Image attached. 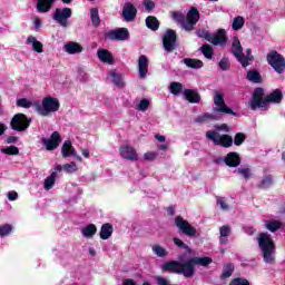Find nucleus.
<instances>
[{
    "label": "nucleus",
    "instance_id": "nucleus-1",
    "mask_svg": "<svg viewBox=\"0 0 285 285\" xmlns=\"http://www.w3.org/2000/svg\"><path fill=\"white\" fill-rule=\"evenodd\" d=\"M213 264V258L205 257H190L186 261H169L163 264L161 271L163 273H173L174 275H184L186 279H190L195 277V273H197L196 266H209Z\"/></svg>",
    "mask_w": 285,
    "mask_h": 285
},
{
    "label": "nucleus",
    "instance_id": "nucleus-2",
    "mask_svg": "<svg viewBox=\"0 0 285 285\" xmlns=\"http://www.w3.org/2000/svg\"><path fill=\"white\" fill-rule=\"evenodd\" d=\"M279 101H282V91L275 90L264 98V89L257 88L254 90L253 98L249 101V108L257 110V108H266L267 104H279Z\"/></svg>",
    "mask_w": 285,
    "mask_h": 285
},
{
    "label": "nucleus",
    "instance_id": "nucleus-3",
    "mask_svg": "<svg viewBox=\"0 0 285 285\" xmlns=\"http://www.w3.org/2000/svg\"><path fill=\"white\" fill-rule=\"evenodd\" d=\"M258 247L263 253V262L265 264H275V249L277 246L275 245V240L271 237L268 233H261L257 237Z\"/></svg>",
    "mask_w": 285,
    "mask_h": 285
},
{
    "label": "nucleus",
    "instance_id": "nucleus-4",
    "mask_svg": "<svg viewBox=\"0 0 285 285\" xmlns=\"http://www.w3.org/2000/svg\"><path fill=\"white\" fill-rule=\"evenodd\" d=\"M171 18L174 19V21H177V23H181L183 28L190 32V30L195 28L197 21H199V11L196 8H191L187 13L186 22H184V13L179 11H173Z\"/></svg>",
    "mask_w": 285,
    "mask_h": 285
},
{
    "label": "nucleus",
    "instance_id": "nucleus-5",
    "mask_svg": "<svg viewBox=\"0 0 285 285\" xmlns=\"http://www.w3.org/2000/svg\"><path fill=\"white\" fill-rule=\"evenodd\" d=\"M59 99L55 97H45L41 105L37 106V112L42 117H50L52 112H57L60 108Z\"/></svg>",
    "mask_w": 285,
    "mask_h": 285
},
{
    "label": "nucleus",
    "instance_id": "nucleus-6",
    "mask_svg": "<svg viewBox=\"0 0 285 285\" xmlns=\"http://www.w3.org/2000/svg\"><path fill=\"white\" fill-rule=\"evenodd\" d=\"M197 37L206 39V41H209V43H213V46H225L228 39L226 37V30L224 29H219L214 36L209 35L205 29H199L197 31Z\"/></svg>",
    "mask_w": 285,
    "mask_h": 285
},
{
    "label": "nucleus",
    "instance_id": "nucleus-7",
    "mask_svg": "<svg viewBox=\"0 0 285 285\" xmlns=\"http://www.w3.org/2000/svg\"><path fill=\"white\" fill-rule=\"evenodd\" d=\"M232 52L236 57L237 61L242 63L243 68H247L248 61H253L250 49H247V56H244V49H242V42H239L238 38H234L233 40Z\"/></svg>",
    "mask_w": 285,
    "mask_h": 285
},
{
    "label": "nucleus",
    "instance_id": "nucleus-8",
    "mask_svg": "<svg viewBox=\"0 0 285 285\" xmlns=\"http://www.w3.org/2000/svg\"><path fill=\"white\" fill-rule=\"evenodd\" d=\"M175 226L180 235H185V237H197V228L190 225L188 220L184 219L183 216H176Z\"/></svg>",
    "mask_w": 285,
    "mask_h": 285
},
{
    "label": "nucleus",
    "instance_id": "nucleus-9",
    "mask_svg": "<svg viewBox=\"0 0 285 285\" xmlns=\"http://www.w3.org/2000/svg\"><path fill=\"white\" fill-rule=\"evenodd\" d=\"M207 139L213 141L215 146H223V148H230L233 146V137L229 135H219L217 131L209 130L206 132Z\"/></svg>",
    "mask_w": 285,
    "mask_h": 285
},
{
    "label": "nucleus",
    "instance_id": "nucleus-10",
    "mask_svg": "<svg viewBox=\"0 0 285 285\" xmlns=\"http://www.w3.org/2000/svg\"><path fill=\"white\" fill-rule=\"evenodd\" d=\"M72 17V9L70 8H58L56 9L52 19L56 23H59L62 28H68L70 26V22L68 19Z\"/></svg>",
    "mask_w": 285,
    "mask_h": 285
},
{
    "label": "nucleus",
    "instance_id": "nucleus-11",
    "mask_svg": "<svg viewBox=\"0 0 285 285\" xmlns=\"http://www.w3.org/2000/svg\"><path fill=\"white\" fill-rule=\"evenodd\" d=\"M11 128L17 132H23L30 128V119L24 114H17L11 119Z\"/></svg>",
    "mask_w": 285,
    "mask_h": 285
},
{
    "label": "nucleus",
    "instance_id": "nucleus-12",
    "mask_svg": "<svg viewBox=\"0 0 285 285\" xmlns=\"http://www.w3.org/2000/svg\"><path fill=\"white\" fill-rule=\"evenodd\" d=\"M267 61L276 72L281 75L285 70V60L277 51H273L267 56Z\"/></svg>",
    "mask_w": 285,
    "mask_h": 285
},
{
    "label": "nucleus",
    "instance_id": "nucleus-13",
    "mask_svg": "<svg viewBox=\"0 0 285 285\" xmlns=\"http://www.w3.org/2000/svg\"><path fill=\"white\" fill-rule=\"evenodd\" d=\"M214 112H220L223 115H236L233 109H230L227 105L226 101H224V95L222 94H216L214 96Z\"/></svg>",
    "mask_w": 285,
    "mask_h": 285
},
{
    "label": "nucleus",
    "instance_id": "nucleus-14",
    "mask_svg": "<svg viewBox=\"0 0 285 285\" xmlns=\"http://www.w3.org/2000/svg\"><path fill=\"white\" fill-rule=\"evenodd\" d=\"M119 154L122 159H128L129 161H137L139 159V155L137 154V149L129 145H122L119 148Z\"/></svg>",
    "mask_w": 285,
    "mask_h": 285
},
{
    "label": "nucleus",
    "instance_id": "nucleus-15",
    "mask_svg": "<svg viewBox=\"0 0 285 285\" xmlns=\"http://www.w3.org/2000/svg\"><path fill=\"white\" fill-rule=\"evenodd\" d=\"M61 170H65V173H69V174L77 173L78 170L77 164L69 163L63 166L61 165L56 166L55 170L52 171L51 176L48 177V179H57V177H59L58 173H61Z\"/></svg>",
    "mask_w": 285,
    "mask_h": 285
},
{
    "label": "nucleus",
    "instance_id": "nucleus-16",
    "mask_svg": "<svg viewBox=\"0 0 285 285\" xmlns=\"http://www.w3.org/2000/svg\"><path fill=\"white\" fill-rule=\"evenodd\" d=\"M177 40V33L174 30H167L163 39L164 48L168 52L175 48V41Z\"/></svg>",
    "mask_w": 285,
    "mask_h": 285
},
{
    "label": "nucleus",
    "instance_id": "nucleus-17",
    "mask_svg": "<svg viewBox=\"0 0 285 285\" xmlns=\"http://www.w3.org/2000/svg\"><path fill=\"white\" fill-rule=\"evenodd\" d=\"M224 161L229 168H237L242 164V158L239 154L232 151L225 156Z\"/></svg>",
    "mask_w": 285,
    "mask_h": 285
},
{
    "label": "nucleus",
    "instance_id": "nucleus-18",
    "mask_svg": "<svg viewBox=\"0 0 285 285\" xmlns=\"http://www.w3.org/2000/svg\"><path fill=\"white\" fill-rule=\"evenodd\" d=\"M43 144L47 150H55V148H59V144H61V136L59 132H53L50 139H45Z\"/></svg>",
    "mask_w": 285,
    "mask_h": 285
},
{
    "label": "nucleus",
    "instance_id": "nucleus-19",
    "mask_svg": "<svg viewBox=\"0 0 285 285\" xmlns=\"http://www.w3.org/2000/svg\"><path fill=\"white\" fill-rule=\"evenodd\" d=\"M138 75L140 79H146L148 76V58L145 55L138 58Z\"/></svg>",
    "mask_w": 285,
    "mask_h": 285
},
{
    "label": "nucleus",
    "instance_id": "nucleus-20",
    "mask_svg": "<svg viewBox=\"0 0 285 285\" xmlns=\"http://www.w3.org/2000/svg\"><path fill=\"white\" fill-rule=\"evenodd\" d=\"M97 57L102 63H108L109 66L115 63V57H112V53L107 49H98Z\"/></svg>",
    "mask_w": 285,
    "mask_h": 285
},
{
    "label": "nucleus",
    "instance_id": "nucleus-21",
    "mask_svg": "<svg viewBox=\"0 0 285 285\" xmlns=\"http://www.w3.org/2000/svg\"><path fill=\"white\" fill-rule=\"evenodd\" d=\"M122 16L125 20L134 21V19L137 17V8H135L132 3L127 2L122 9Z\"/></svg>",
    "mask_w": 285,
    "mask_h": 285
},
{
    "label": "nucleus",
    "instance_id": "nucleus-22",
    "mask_svg": "<svg viewBox=\"0 0 285 285\" xmlns=\"http://www.w3.org/2000/svg\"><path fill=\"white\" fill-rule=\"evenodd\" d=\"M65 52L68 55H79L83 52V47L79 42L70 41L65 45Z\"/></svg>",
    "mask_w": 285,
    "mask_h": 285
},
{
    "label": "nucleus",
    "instance_id": "nucleus-23",
    "mask_svg": "<svg viewBox=\"0 0 285 285\" xmlns=\"http://www.w3.org/2000/svg\"><path fill=\"white\" fill-rule=\"evenodd\" d=\"M112 233H115V227H112V224H102L99 233L100 239H110V237H112Z\"/></svg>",
    "mask_w": 285,
    "mask_h": 285
},
{
    "label": "nucleus",
    "instance_id": "nucleus-24",
    "mask_svg": "<svg viewBox=\"0 0 285 285\" xmlns=\"http://www.w3.org/2000/svg\"><path fill=\"white\" fill-rule=\"evenodd\" d=\"M81 235L87 239H92L97 235V225L89 224L81 228Z\"/></svg>",
    "mask_w": 285,
    "mask_h": 285
},
{
    "label": "nucleus",
    "instance_id": "nucleus-25",
    "mask_svg": "<svg viewBox=\"0 0 285 285\" xmlns=\"http://www.w3.org/2000/svg\"><path fill=\"white\" fill-rule=\"evenodd\" d=\"M28 46H31L32 50H35V52L41 53L43 52V43H41L39 40H37L33 36H29L27 38V42Z\"/></svg>",
    "mask_w": 285,
    "mask_h": 285
},
{
    "label": "nucleus",
    "instance_id": "nucleus-26",
    "mask_svg": "<svg viewBox=\"0 0 285 285\" xmlns=\"http://www.w3.org/2000/svg\"><path fill=\"white\" fill-rule=\"evenodd\" d=\"M57 0H38L37 3V10L38 12H50V8H52V3H55Z\"/></svg>",
    "mask_w": 285,
    "mask_h": 285
},
{
    "label": "nucleus",
    "instance_id": "nucleus-27",
    "mask_svg": "<svg viewBox=\"0 0 285 285\" xmlns=\"http://www.w3.org/2000/svg\"><path fill=\"white\" fill-rule=\"evenodd\" d=\"M109 39H117L118 41H125V39H128V29H118L109 32Z\"/></svg>",
    "mask_w": 285,
    "mask_h": 285
},
{
    "label": "nucleus",
    "instance_id": "nucleus-28",
    "mask_svg": "<svg viewBox=\"0 0 285 285\" xmlns=\"http://www.w3.org/2000/svg\"><path fill=\"white\" fill-rule=\"evenodd\" d=\"M185 95V99H187V101H189V104H199L200 101V97L199 94L193 89H187L184 92Z\"/></svg>",
    "mask_w": 285,
    "mask_h": 285
},
{
    "label": "nucleus",
    "instance_id": "nucleus-29",
    "mask_svg": "<svg viewBox=\"0 0 285 285\" xmlns=\"http://www.w3.org/2000/svg\"><path fill=\"white\" fill-rule=\"evenodd\" d=\"M62 157H73L76 156V150L75 147H72V142H70L69 140L65 141L62 145Z\"/></svg>",
    "mask_w": 285,
    "mask_h": 285
},
{
    "label": "nucleus",
    "instance_id": "nucleus-30",
    "mask_svg": "<svg viewBox=\"0 0 285 285\" xmlns=\"http://www.w3.org/2000/svg\"><path fill=\"white\" fill-rule=\"evenodd\" d=\"M233 273H235V265H233L232 263H227L223 267L220 279H228V277L233 276Z\"/></svg>",
    "mask_w": 285,
    "mask_h": 285
},
{
    "label": "nucleus",
    "instance_id": "nucleus-31",
    "mask_svg": "<svg viewBox=\"0 0 285 285\" xmlns=\"http://www.w3.org/2000/svg\"><path fill=\"white\" fill-rule=\"evenodd\" d=\"M265 228L269 230V233H277L279 228H282V222L279 220H268L265 225Z\"/></svg>",
    "mask_w": 285,
    "mask_h": 285
},
{
    "label": "nucleus",
    "instance_id": "nucleus-32",
    "mask_svg": "<svg viewBox=\"0 0 285 285\" xmlns=\"http://www.w3.org/2000/svg\"><path fill=\"white\" fill-rule=\"evenodd\" d=\"M146 26L150 30H158L159 29V20H157V18H155L153 16H149L146 19Z\"/></svg>",
    "mask_w": 285,
    "mask_h": 285
},
{
    "label": "nucleus",
    "instance_id": "nucleus-33",
    "mask_svg": "<svg viewBox=\"0 0 285 285\" xmlns=\"http://www.w3.org/2000/svg\"><path fill=\"white\" fill-rule=\"evenodd\" d=\"M184 63L186 66H188V68H203L204 67V62L202 60H197V59H185Z\"/></svg>",
    "mask_w": 285,
    "mask_h": 285
},
{
    "label": "nucleus",
    "instance_id": "nucleus-34",
    "mask_svg": "<svg viewBox=\"0 0 285 285\" xmlns=\"http://www.w3.org/2000/svg\"><path fill=\"white\" fill-rule=\"evenodd\" d=\"M153 253H155L157 257H168V250L158 244L153 246Z\"/></svg>",
    "mask_w": 285,
    "mask_h": 285
},
{
    "label": "nucleus",
    "instance_id": "nucleus-35",
    "mask_svg": "<svg viewBox=\"0 0 285 285\" xmlns=\"http://www.w3.org/2000/svg\"><path fill=\"white\" fill-rule=\"evenodd\" d=\"M17 106L19 108H32L35 106V102L28 98H20L17 100Z\"/></svg>",
    "mask_w": 285,
    "mask_h": 285
},
{
    "label": "nucleus",
    "instance_id": "nucleus-36",
    "mask_svg": "<svg viewBox=\"0 0 285 285\" xmlns=\"http://www.w3.org/2000/svg\"><path fill=\"white\" fill-rule=\"evenodd\" d=\"M3 155H19V147L9 146L0 149Z\"/></svg>",
    "mask_w": 285,
    "mask_h": 285
},
{
    "label": "nucleus",
    "instance_id": "nucleus-37",
    "mask_svg": "<svg viewBox=\"0 0 285 285\" xmlns=\"http://www.w3.org/2000/svg\"><path fill=\"white\" fill-rule=\"evenodd\" d=\"M244 18L242 16H238L234 19L232 28L233 30H242L244 28Z\"/></svg>",
    "mask_w": 285,
    "mask_h": 285
},
{
    "label": "nucleus",
    "instance_id": "nucleus-38",
    "mask_svg": "<svg viewBox=\"0 0 285 285\" xmlns=\"http://www.w3.org/2000/svg\"><path fill=\"white\" fill-rule=\"evenodd\" d=\"M247 79L254 83H259L262 81V76L257 71H248Z\"/></svg>",
    "mask_w": 285,
    "mask_h": 285
},
{
    "label": "nucleus",
    "instance_id": "nucleus-39",
    "mask_svg": "<svg viewBox=\"0 0 285 285\" xmlns=\"http://www.w3.org/2000/svg\"><path fill=\"white\" fill-rule=\"evenodd\" d=\"M90 17L94 26H99L101 20L99 19V10L97 8L90 10Z\"/></svg>",
    "mask_w": 285,
    "mask_h": 285
},
{
    "label": "nucleus",
    "instance_id": "nucleus-40",
    "mask_svg": "<svg viewBox=\"0 0 285 285\" xmlns=\"http://www.w3.org/2000/svg\"><path fill=\"white\" fill-rule=\"evenodd\" d=\"M184 86L179 82H171L169 86V90L171 92V95H179V92H181Z\"/></svg>",
    "mask_w": 285,
    "mask_h": 285
},
{
    "label": "nucleus",
    "instance_id": "nucleus-41",
    "mask_svg": "<svg viewBox=\"0 0 285 285\" xmlns=\"http://www.w3.org/2000/svg\"><path fill=\"white\" fill-rule=\"evenodd\" d=\"M202 52L206 59H213V47H210V45H204L202 47Z\"/></svg>",
    "mask_w": 285,
    "mask_h": 285
},
{
    "label": "nucleus",
    "instance_id": "nucleus-42",
    "mask_svg": "<svg viewBox=\"0 0 285 285\" xmlns=\"http://www.w3.org/2000/svg\"><path fill=\"white\" fill-rule=\"evenodd\" d=\"M216 204L222 208V210H230L228 204H226V198L216 196Z\"/></svg>",
    "mask_w": 285,
    "mask_h": 285
},
{
    "label": "nucleus",
    "instance_id": "nucleus-43",
    "mask_svg": "<svg viewBox=\"0 0 285 285\" xmlns=\"http://www.w3.org/2000/svg\"><path fill=\"white\" fill-rule=\"evenodd\" d=\"M9 233H12V225L6 224L0 226V237H8Z\"/></svg>",
    "mask_w": 285,
    "mask_h": 285
},
{
    "label": "nucleus",
    "instance_id": "nucleus-44",
    "mask_svg": "<svg viewBox=\"0 0 285 285\" xmlns=\"http://www.w3.org/2000/svg\"><path fill=\"white\" fill-rule=\"evenodd\" d=\"M229 285H250V282L244 277H236L230 281Z\"/></svg>",
    "mask_w": 285,
    "mask_h": 285
},
{
    "label": "nucleus",
    "instance_id": "nucleus-45",
    "mask_svg": "<svg viewBox=\"0 0 285 285\" xmlns=\"http://www.w3.org/2000/svg\"><path fill=\"white\" fill-rule=\"evenodd\" d=\"M114 83H116V86H121V73H118L117 71L112 70L109 72Z\"/></svg>",
    "mask_w": 285,
    "mask_h": 285
},
{
    "label": "nucleus",
    "instance_id": "nucleus-46",
    "mask_svg": "<svg viewBox=\"0 0 285 285\" xmlns=\"http://www.w3.org/2000/svg\"><path fill=\"white\" fill-rule=\"evenodd\" d=\"M173 242L178 248H184V250H187V253H190V246H188L186 243H184L181 239L175 237L173 238Z\"/></svg>",
    "mask_w": 285,
    "mask_h": 285
},
{
    "label": "nucleus",
    "instance_id": "nucleus-47",
    "mask_svg": "<svg viewBox=\"0 0 285 285\" xmlns=\"http://www.w3.org/2000/svg\"><path fill=\"white\" fill-rule=\"evenodd\" d=\"M150 107V100L142 99L137 105V110H140L141 112H146V109Z\"/></svg>",
    "mask_w": 285,
    "mask_h": 285
},
{
    "label": "nucleus",
    "instance_id": "nucleus-48",
    "mask_svg": "<svg viewBox=\"0 0 285 285\" xmlns=\"http://www.w3.org/2000/svg\"><path fill=\"white\" fill-rule=\"evenodd\" d=\"M209 119H219V116L217 115H210V114H204L202 116H199L196 121L198 122H204V121H208Z\"/></svg>",
    "mask_w": 285,
    "mask_h": 285
},
{
    "label": "nucleus",
    "instance_id": "nucleus-49",
    "mask_svg": "<svg viewBox=\"0 0 285 285\" xmlns=\"http://www.w3.org/2000/svg\"><path fill=\"white\" fill-rule=\"evenodd\" d=\"M246 141V135L238 132L234 137V144L235 146H242L243 142Z\"/></svg>",
    "mask_w": 285,
    "mask_h": 285
},
{
    "label": "nucleus",
    "instance_id": "nucleus-50",
    "mask_svg": "<svg viewBox=\"0 0 285 285\" xmlns=\"http://www.w3.org/2000/svg\"><path fill=\"white\" fill-rule=\"evenodd\" d=\"M220 237H230V226L223 225L219 228Z\"/></svg>",
    "mask_w": 285,
    "mask_h": 285
},
{
    "label": "nucleus",
    "instance_id": "nucleus-51",
    "mask_svg": "<svg viewBox=\"0 0 285 285\" xmlns=\"http://www.w3.org/2000/svg\"><path fill=\"white\" fill-rule=\"evenodd\" d=\"M271 186H273V179H263L258 185V188L266 190V188H271Z\"/></svg>",
    "mask_w": 285,
    "mask_h": 285
},
{
    "label": "nucleus",
    "instance_id": "nucleus-52",
    "mask_svg": "<svg viewBox=\"0 0 285 285\" xmlns=\"http://www.w3.org/2000/svg\"><path fill=\"white\" fill-rule=\"evenodd\" d=\"M144 159H145V161H155V159H157V153H155V151H147L144 155Z\"/></svg>",
    "mask_w": 285,
    "mask_h": 285
},
{
    "label": "nucleus",
    "instance_id": "nucleus-53",
    "mask_svg": "<svg viewBox=\"0 0 285 285\" xmlns=\"http://www.w3.org/2000/svg\"><path fill=\"white\" fill-rule=\"evenodd\" d=\"M238 173L242 175V177H245V179H248L253 177V174L250 173V169L248 168H240Z\"/></svg>",
    "mask_w": 285,
    "mask_h": 285
},
{
    "label": "nucleus",
    "instance_id": "nucleus-54",
    "mask_svg": "<svg viewBox=\"0 0 285 285\" xmlns=\"http://www.w3.org/2000/svg\"><path fill=\"white\" fill-rule=\"evenodd\" d=\"M9 202H17V199H19V194L14 190L9 191L7 195Z\"/></svg>",
    "mask_w": 285,
    "mask_h": 285
},
{
    "label": "nucleus",
    "instance_id": "nucleus-55",
    "mask_svg": "<svg viewBox=\"0 0 285 285\" xmlns=\"http://www.w3.org/2000/svg\"><path fill=\"white\" fill-rule=\"evenodd\" d=\"M55 179H46L45 180V190H51V188L55 186Z\"/></svg>",
    "mask_w": 285,
    "mask_h": 285
},
{
    "label": "nucleus",
    "instance_id": "nucleus-56",
    "mask_svg": "<svg viewBox=\"0 0 285 285\" xmlns=\"http://www.w3.org/2000/svg\"><path fill=\"white\" fill-rule=\"evenodd\" d=\"M156 282L158 285H169L170 282L167 278H164L161 276L156 277Z\"/></svg>",
    "mask_w": 285,
    "mask_h": 285
},
{
    "label": "nucleus",
    "instance_id": "nucleus-57",
    "mask_svg": "<svg viewBox=\"0 0 285 285\" xmlns=\"http://www.w3.org/2000/svg\"><path fill=\"white\" fill-rule=\"evenodd\" d=\"M145 8H146V10H154L155 2H153L151 0H145Z\"/></svg>",
    "mask_w": 285,
    "mask_h": 285
},
{
    "label": "nucleus",
    "instance_id": "nucleus-58",
    "mask_svg": "<svg viewBox=\"0 0 285 285\" xmlns=\"http://www.w3.org/2000/svg\"><path fill=\"white\" fill-rule=\"evenodd\" d=\"M228 66H229L228 60H226V59L220 60L219 68L222 70H228Z\"/></svg>",
    "mask_w": 285,
    "mask_h": 285
},
{
    "label": "nucleus",
    "instance_id": "nucleus-59",
    "mask_svg": "<svg viewBox=\"0 0 285 285\" xmlns=\"http://www.w3.org/2000/svg\"><path fill=\"white\" fill-rule=\"evenodd\" d=\"M216 130H224V132H228L230 128L228 127V125L223 124L220 126H216Z\"/></svg>",
    "mask_w": 285,
    "mask_h": 285
},
{
    "label": "nucleus",
    "instance_id": "nucleus-60",
    "mask_svg": "<svg viewBox=\"0 0 285 285\" xmlns=\"http://www.w3.org/2000/svg\"><path fill=\"white\" fill-rule=\"evenodd\" d=\"M155 139H157V141H160V144H164V141H166V137L159 134L155 135Z\"/></svg>",
    "mask_w": 285,
    "mask_h": 285
},
{
    "label": "nucleus",
    "instance_id": "nucleus-61",
    "mask_svg": "<svg viewBox=\"0 0 285 285\" xmlns=\"http://www.w3.org/2000/svg\"><path fill=\"white\" fill-rule=\"evenodd\" d=\"M33 23H35L36 28H41V19H39L38 17H36L33 19Z\"/></svg>",
    "mask_w": 285,
    "mask_h": 285
},
{
    "label": "nucleus",
    "instance_id": "nucleus-62",
    "mask_svg": "<svg viewBox=\"0 0 285 285\" xmlns=\"http://www.w3.org/2000/svg\"><path fill=\"white\" fill-rule=\"evenodd\" d=\"M81 153H82L83 157H86V159H90V150L82 149Z\"/></svg>",
    "mask_w": 285,
    "mask_h": 285
},
{
    "label": "nucleus",
    "instance_id": "nucleus-63",
    "mask_svg": "<svg viewBox=\"0 0 285 285\" xmlns=\"http://www.w3.org/2000/svg\"><path fill=\"white\" fill-rule=\"evenodd\" d=\"M16 141H17V137H14V136H10V137L7 139V142H8V144H16Z\"/></svg>",
    "mask_w": 285,
    "mask_h": 285
},
{
    "label": "nucleus",
    "instance_id": "nucleus-64",
    "mask_svg": "<svg viewBox=\"0 0 285 285\" xmlns=\"http://www.w3.org/2000/svg\"><path fill=\"white\" fill-rule=\"evenodd\" d=\"M167 213L170 217H173V215H175V208L173 206L168 207Z\"/></svg>",
    "mask_w": 285,
    "mask_h": 285
}]
</instances>
